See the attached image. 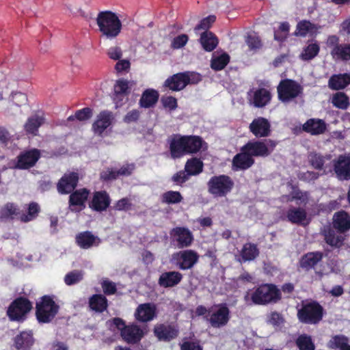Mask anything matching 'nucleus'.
I'll use <instances>...</instances> for the list:
<instances>
[{
	"mask_svg": "<svg viewBox=\"0 0 350 350\" xmlns=\"http://www.w3.org/2000/svg\"><path fill=\"white\" fill-rule=\"evenodd\" d=\"M96 21L99 31L105 38L113 40L120 35L122 25L116 13L111 11L100 12Z\"/></svg>",
	"mask_w": 350,
	"mask_h": 350,
	"instance_id": "nucleus-1",
	"label": "nucleus"
},
{
	"mask_svg": "<svg viewBox=\"0 0 350 350\" xmlns=\"http://www.w3.org/2000/svg\"><path fill=\"white\" fill-rule=\"evenodd\" d=\"M280 291L273 284H262L252 292H247L245 300H250L254 304L265 305L270 302H276L280 299Z\"/></svg>",
	"mask_w": 350,
	"mask_h": 350,
	"instance_id": "nucleus-2",
	"label": "nucleus"
},
{
	"mask_svg": "<svg viewBox=\"0 0 350 350\" xmlns=\"http://www.w3.org/2000/svg\"><path fill=\"white\" fill-rule=\"evenodd\" d=\"M59 310V306L53 299L47 295L41 298V301L36 304V317L40 323H46L51 322L56 316Z\"/></svg>",
	"mask_w": 350,
	"mask_h": 350,
	"instance_id": "nucleus-3",
	"label": "nucleus"
},
{
	"mask_svg": "<svg viewBox=\"0 0 350 350\" xmlns=\"http://www.w3.org/2000/svg\"><path fill=\"white\" fill-rule=\"evenodd\" d=\"M233 186V180L226 175L214 176L207 183L208 191L214 197L226 196Z\"/></svg>",
	"mask_w": 350,
	"mask_h": 350,
	"instance_id": "nucleus-4",
	"label": "nucleus"
},
{
	"mask_svg": "<svg viewBox=\"0 0 350 350\" xmlns=\"http://www.w3.org/2000/svg\"><path fill=\"white\" fill-rule=\"evenodd\" d=\"M198 73L185 72L174 75L165 81V86L173 91H179L189 84H196L201 81Z\"/></svg>",
	"mask_w": 350,
	"mask_h": 350,
	"instance_id": "nucleus-5",
	"label": "nucleus"
},
{
	"mask_svg": "<svg viewBox=\"0 0 350 350\" xmlns=\"http://www.w3.org/2000/svg\"><path fill=\"white\" fill-rule=\"evenodd\" d=\"M277 142L271 139L249 142L242 148L247 152L251 157H265L269 156L275 149Z\"/></svg>",
	"mask_w": 350,
	"mask_h": 350,
	"instance_id": "nucleus-6",
	"label": "nucleus"
},
{
	"mask_svg": "<svg viewBox=\"0 0 350 350\" xmlns=\"http://www.w3.org/2000/svg\"><path fill=\"white\" fill-rule=\"evenodd\" d=\"M230 310L226 304H216L208 310L207 321L215 328L226 326L230 318Z\"/></svg>",
	"mask_w": 350,
	"mask_h": 350,
	"instance_id": "nucleus-7",
	"label": "nucleus"
},
{
	"mask_svg": "<svg viewBox=\"0 0 350 350\" xmlns=\"http://www.w3.org/2000/svg\"><path fill=\"white\" fill-rule=\"evenodd\" d=\"M199 255L192 250H182L174 252L170 262L180 270L191 269L198 261Z\"/></svg>",
	"mask_w": 350,
	"mask_h": 350,
	"instance_id": "nucleus-8",
	"label": "nucleus"
},
{
	"mask_svg": "<svg viewBox=\"0 0 350 350\" xmlns=\"http://www.w3.org/2000/svg\"><path fill=\"white\" fill-rule=\"evenodd\" d=\"M297 317L301 323L316 324L322 319L323 308L315 302L306 304L298 310Z\"/></svg>",
	"mask_w": 350,
	"mask_h": 350,
	"instance_id": "nucleus-9",
	"label": "nucleus"
},
{
	"mask_svg": "<svg viewBox=\"0 0 350 350\" xmlns=\"http://www.w3.org/2000/svg\"><path fill=\"white\" fill-rule=\"evenodd\" d=\"M278 92L279 99L284 103H288L302 92V88L295 81L286 79L280 83Z\"/></svg>",
	"mask_w": 350,
	"mask_h": 350,
	"instance_id": "nucleus-10",
	"label": "nucleus"
},
{
	"mask_svg": "<svg viewBox=\"0 0 350 350\" xmlns=\"http://www.w3.org/2000/svg\"><path fill=\"white\" fill-rule=\"evenodd\" d=\"M31 308L32 305L28 299L20 297L12 303L7 313L12 321H21L25 319Z\"/></svg>",
	"mask_w": 350,
	"mask_h": 350,
	"instance_id": "nucleus-11",
	"label": "nucleus"
},
{
	"mask_svg": "<svg viewBox=\"0 0 350 350\" xmlns=\"http://www.w3.org/2000/svg\"><path fill=\"white\" fill-rule=\"evenodd\" d=\"M308 161L316 170L322 172V174L333 173V159L330 154H321L317 152H310L308 154Z\"/></svg>",
	"mask_w": 350,
	"mask_h": 350,
	"instance_id": "nucleus-12",
	"label": "nucleus"
},
{
	"mask_svg": "<svg viewBox=\"0 0 350 350\" xmlns=\"http://www.w3.org/2000/svg\"><path fill=\"white\" fill-rule=\"evenodd\" d=\"M333 172L340 180H350V156L340 155L333 159Z\"/></svg>",
	"mask_w": 350,
	"mask_h": 350,
	"instance_id": "nucleus-13",
	"label": "nucleus"
},
{
	"mask_svg": "<svg viewBox=\"0 0 350 350\" xmlns=\"http://www.w3.org/2000/svg\"><path fill=\"white\" fill-rule=\"evenodd\" d=\"M170 234L176 247L180 249L190 246L193 241L191 232L186 228H174Z\"/></svg>",
	"mask_w": 350,
	"mask_h": 350,
	"instance_id": "nucleus-14",
	"label": "nucleus"
},
{
	"mask_svg": "<svg viewBox=\"0 0 350 350\" xmlns=\"http://www.w3.org/2000/svg\"><path fill=\"white\" fill-rule=\"evenodd\" d=\"M40 157V152L38 149L23 151L17 157L15 167L22 170L29 169L35 165Z\"/></svg>",
	"mask_w": 350,
	"mask_h": 350,
	"instance_id": "nucleus-15",
	"label": "nucleus"
},
{
	"mask_svg": "<svg viewBox=\"0 0 350 350\" xmlns=\"http://www.w3.org/2000/svg\"><path fill=\"white\" fill-rule=\"evenodd\" d=\"M170 157L173 159L187 154L185 135H173L168 139Z\"/></svg>",
	"mask_w": 350,
	"mask_h": 350,
	"instance_id": "nucleus-16",
	"label": "nucleus"
},
{
	"mask_svg": "<svg viewBox=\"0 0 350 350\" xmlns=\"http://www.w3.org/2000/svg\"><path fill=\"white\" fill-rule=\"evenodd\" d=\"M249 129L256 137H266L271 134V124L267 119L258 117L250 124Z\"/></svg>",
	"mask_w": 350,
	"mask_h": 350,
	"instance_id": "nucleus-17",
	"label": "nucleus"
},
{
	"mask_svg": "<svg viewBox=\"0 0 350 350\" xmlns=\"http://www.w3.org/2000/svg\"><path fill=\"white\" fill-rule=\"evenodd\" d=\"M145 334L144 329L137 325H126L122 329L120 334L122 339L129 344H135L141 340Z\"/></svg>",
	"mask_w": 350,
	"mask_h": 350,
	"instance_id": "nucleus-18",
	"label": "nucleus"
},
{
	"mask_svg": "<svg viewBox=\"0 0 350 350\" xmlns=\"http://www.w3.org/2000/svg\"><path fill=\"white\" fill-rule=\"evenodd\" d=\"M130 83L123 79L116 81L113 86L112 98L116 106H121L130 92Z\"/></svg>",
	"mask_w": 350,
	"mask_h": 350,
	"instance_id": "nucleus-19",
	"label": "nucleus"
},
{
	"mask_svg": "<svg viewBox=\"0 0 350 350\" xmlns=\"http://www.w3.org/2000/svg\"><path fill=\"white\" fill-rule=\"evenodd\" d=\"M113 114L109 111H103L97 116L92 124V129L95 134L101 135L113 122Z\"/></svg>",
	"mask_w": 350,
	"mask_h": 350,
	"instance_id": "nucleus-20",
	"label": "nucleus"
},
{
	"mask_svg": "<svg viewBox=\"0 0 350 350\" xmlns=\"http://www.w3.org/2000/svg\"><path fill=\"white\" fill-rule=\"evenodd\" d=\"M78 180L79 174L77 173H66L59 180L57 185V191L62 194L69 193L77 187Z\"/></svg>",
	"mask_w": 350,
	"mask_h": 350,
	"instance_id": "nucleus-21",
	"label": "nucleus"
},
{
	"mask_svg": "<svg viewBox=\"0 0 350 350\" xmlns=\"http://www.w3.org/2000/svg\"><path fill=\"white\" fill-rule=\"evenodd\" d=\"M248 96L250 103L259 108L267 105L271 98V93L265 88L251 90L248 92Z\"/></svg>",
	"mask_w": 350,
	"mask_h": 350,
	"instance_id": "nucleus-22",
	"label": "nucleus"
},
{
	"mask_svg": "<svg viewBox=\"0 0 350 350\" xmlns=\"http://www.w3.org/2000/svg\"><path fill=\"white\" fill-rule=\"evenodd\" d=\"M89 196V191L86 189L76 190L70 194L69 198L70 209L72 212H79L85 208V202Z\"/></svg>",
	"mask_w": 350,
	"mask_h": 350,
	"instance_id": "nucleus-23",
	"label": "nucleus"
},
{
	"mask_svg": "<svg viewBox=\"0 0 350 350\" xmlns=\"http://www.w3.org/2000/svg\"><path fill=\"white\" fill-rule=\"evenodd\" d=\"M157 314V308L154 304L151 303L142 304L139 305L135 312V319L143 323L152 321Z\"/></svg>",
	"mask_w": 350,
	"mask_h": 350,
	"instance_id": "nucleus-24",
	"label": "nucleus"
},
{
	"mask_svg": "<svg viewBox=\"0 0 350 350\" xmlns=\"http://www.w3.org/2000/svg\"><path fill=\"white\" fill-rule=\"evenodd\" d=\"M154 333L159 340L170 341L178 336V331L172 325L159 324L154 327Z\"/></svg>",
	"mask_w": 350,
	"mask_h": 350,
	"instance_id": "nucleus-25",
	"label": "nucleus"
},
{
	"mask_svg": "<svg viewBox=\"0 0 350 350\" xmlns=\"http://www.w3.org/2000/svg\"><path fill=\"white\" fill-rule=\"evenodd\" d=\"M183 279V275L178 271H167L161 274L158 283L164 288L174 287Z\"/></svg>",
	"mask_w": 350,
	"mask_h": 350,
	"instance_id": "nucleus-26",
	"label": "nucleus"
},
{
	"mask_svg": "<svg viewBox=\"0 0 350 350\" xmlns=\"http://www.w3.org/2000/svg\"><path fill=\"white\" fill-rule=\"evenodd\" d=\"M76 242L83 249H89L97 246L100 243V239L90 231L81 232L76 236Z\"/></svg>",
	"mask_w": 350,
	"mask_h": 350,
	"instance_id": "nucleus-27",
	"label": "nucleus"
},
{
	"mask_svg": "<svg viewBox=\"0 0 350 350\" xmlns=\"http://www.w3.org/2000/svg\"><path fill=\"white\" fill-rule=\"evenodd\" d=\"M323 234L325 242L330 246L338 248L342 245L345 237L340 232H336L330 227H325Z\"/></svg>",
	"mask_w": 350,
	"mask_h": 350,
	"instance_id": "nucleus-28",
	"label": "nucleus"
},
{
	"mask_svg": "<svg viewBox=\"0 0 350 350\" xmlns=\"http://www.w3.org/2000/svg\"><path fill=\"white\" fill-rule=\"evenodd\" d=\"M254 163V159L247 152L236 154L232 159V168L234 170H247Z\"/></svg>",
	"mask_w": 350,
	"mask_h": 350,
	"instance_id": "nucleus-29",
	"label": "nucleus"
},
{
	"mask_svg": "<svg viewBox=\"0 0 350 350\" xmlns=\"http://www.w3.org/2000/svg\"><path fill=\"white\" fill-rule=\"evenodd\" d=\"M42 115L35 114L29 117L24 124V130L27 134L33 136L38 135V129L44 123Z\"/></svg>",
	"mask_w": 350,
	"mask_h": 350,
	"instance_id": "nucleus-30",
	"label": "nucleus"
},
{
	"mask_svg": "<svg viewBox=\"0 0 350 350\" xmlns=\"http://www.w3.org/2000/svg\"><path fill=\"white\" fill-rule=\"evenodd\" d=\"M109 197L105 191L95 192L90 204V207L97 211L105 210L109 205Z\"/></svg>",
	"mask_w": 350,
	"mask_h": 350,
	"instance_id": "nucleus-31",
	"label": "nucleus"
},
{
	"mask_svg": "<svg viewBox=\"0 0 350 350\" xmlns=\"http://www.w3.org/2000/svg\"><path fill=\"white\" fill-rule=\"evenodd\" d=\"M333 227L340 233L350 229V216L345 211L334 214L333 217Z\"/></svg>",
	"mask_w": 350,
	"mask_h": 350,
	"instance_id": "nucleus-32",
	"label": "nucleus"
},
{
	"mask_svg": "<svg viewBox=\"0 0 350 350\" xmlns=\"http://www.w3.org/2000/svg\"><path fill=\"white\" fill-rule=\"evenodd\" d=\"M33 344V334L31 331L22 332L14 338V347L16 350H29Z\"/></svg>",
	"mask_w": 350,
	"mask_h": 350,
	"instance_id": "nucleus-33",
	"label": "nucleus"
},
{
	"mask_svg": "<svg viewBox=\"0 0 350 350\" xmlns=\"http://www.w3.org/2000/svg\"><path fill=\"white\" fill-rule=\"evenodd\" d=\"M303 129L312 135H319L326 129L325 122L320 119H310L304 125Z\"/></svg>",
	"mask_w": 350,
	"mask_h": 350,
	"instance_id": "nucleus-34",
	"label": "nucleus"
},
{
	"mask_svg": "<svg viewBox=\"0 0 350 350\" xmlns=\"http://www.w3.org/2000/svg\"><path fill=\"white\" fill-rule=\"evenodd\" d=\"M288 221L292 224H301L307 217V213L302 208L291 207L286 213Z\"/></svg>",
	"mask_w": 350,
	"mask_h": 350,
	"instance_id": "nucleus-35",
	"label": "nucleus"
},
{
	"mask_svg": "<svg viewBox=\"0 0 350 350\" xmlns=\"http://www.w3.org/2000/svg\"><path fill=\"white\" fill-rule=\"evenodd\" d=\"M259 255V250L256 245L251 243H245L240 252L239 262L254 260Z\"/></svg>",
	"mask_w": 350,
	"mask_h": 350,
	"instance_id": "nucleus-36",
	"label": "nucleus"
},
{
	"mask_svg": "<svg viewBox=\"0 0 350 350\" xmlns=\"http://www.w3.org/2000/svg\"><path fill=\"white\" fill-rule=\"evenodd\" d=\"M323 258L321 252H310L304 255L300 260V267L306 270L313 268Z\"/></svg>",
	"mask_w": 350,
	"mask_h": 350,
	"instance_id": "nucleus-37",
	"label": "nucleus"
},
{
	"mask_svg": "<svg viewBox=\"0 0 350 350\" xmlns=\"http://www.w3.org/2000/svg\"><path fill=\"white\" fill-rule=\"evenodd\" d=\"M200 44L206 51H213L218 44L217 37L211 31H204L200 38Z\"/></svg>",
	"mask_w": 350,
	"mask_h": 350,
	"instance_id": "nucleus-38",
	"label": "nucleus"
},
{
	"mask_svg": "<svg viewBox=\"0 0 350 350\" xmlns=\"http://www.w3.org/2000/svg\"><path fill=\"white\" fill-rule=\"evenodd\" d=\"M328 83L329 87L332 90L344 89L350 83V75H334L329 79Z\"/></svg>",
	"mask_w": 350,
	"mask_h": 350,
	"instance_id": "nucleus-39",
	"label": "nucleus"
},
{
	"mask_svg": "<svg viewBox=\"0 0 350 350\" xmlns=\"http://www.w3.org/2000/svg\"><path fill=\"white\" fill-rule=\"evenodd\" d=\"M187 154H195L199 152L203 144L201 137L195 135H185Z\"/></svg>",
	"mask_w": 350,
	"mask_h": 350,
	"instance_id": "nucleus-40",
	"label": "nucleus"
},
{
	"mask_svg": "<svg viewBox=\"0 0 350 350\" xmlns=\"http://www.w3.org/2000/svg\"><path fill=\"white\" fill-rule=\"evenodd\" d=\"M159 94L152 89H148L144 92L139 100V105L144 108L152 107L158 100Z\"/></svg>",
	"mask_w": 350,
	"mask_h": 350,
	"instance_id": "nucleus-41",
	"label": "nucleus"
},
{
	"mask_svg": "<svg viewBox=\"0 0 350 350\" xmlns=\"http://www.w3.org/2000/svg\"><path fill=\"white\" fill-rule=\"evenodd\" d=\"M319 27L308 21H302L297 25V29L295 32L296 36H306L307 34L315 33Z\"/></svg>",
	"mask_w": 350,
	"mask_h": 350,
	"instance_id": "nucleus-42",
	"label": "nucleus"
},
{
	"mask_svg": "<svg viewBox=\"0 0 350 350\" xmlns=\"http://www.w3.org/2000/svg\"><path fill=\"white\" fill-rule=\"evenodd\" d=\"M89 304L92 310L102 312L107 308V299L103 295H94L90 297Z\"/></svg>",
	"mask_w": 350,
	"mask_h": 350,
	"instance_id": "nucleus-43",
	"label": "nucleus"
},
{
	"mask_svg": "<svg viewBox=\"0 0 350 350\" xmlns=\"http://www.w3.org/2000/svg\"><path fill=\"white\" fill-rule=\"evenodd\" d=\"M331 54L334 59L342 60L350 59V44H338L333 47Z\"/></svg>",
	"mask_w": 350,
	"mask_h": 350,
	"instance_id": "nucleus-44",
	"label": "nucleus"
},
{
	"mask_svg": "<svg viewBox=\"0 0 350 350\" xmlns=\"http://www.w3.org/2000/svg\"><path fill=\"white\" fill-rule=\"evenodd\" d=\"M185 170L190 176L198 175L202 172L203 163L198 158L190 159L187 161Z\"/></svg>",
	"mask_w": 350,
	"mask_h": 350,
	"instance_id": "nucleus-45",
	"label": "nucleus"
},
{
	"mask_svg": "<svg viewBox=\"0 0 350 350\" xmlns=\"http://www.w3.org/2000/svg\"><path fill=\"white\" fill-rule=\"evenodd\" d=\"M230 61V56L223 53L219 55H213L211 66L215 70H221L225 68Z\"/></svg>",
	"mask_w": 350,
	"mask_h": 350,
	"instance_id": "nucleus-46",
	"label": "nucleus"
},
{
	"mask_svg": "<svg viewBox=\"0 0 350 350\" xmlns=\"http://www.w3.org/2000/svg\"><path fill=\"white\" fill-rule=\"evenodd\" d=\"M319 49L320 48L317 43H310L304 49L299 57L305 61L312 59L318 55Z\"/></svg>",
	"mask_w": 350,
	"mask_h": 350,
	"instance_id": "nucleus-47",
	"label": "nucleus"
},
{
	"mask_svg": "<svg viewBox=\"0 0 350 350\" xmlns=\"http://www.w3.org/2000/svg\"><path fill=\"white\" fill-rule=\"evenodd\" d=\"M348 346V338L342 335H336L332 338L328 342V347L331 349H346Z\"/></svg>",
	"mask_w": 350,
	"mask_h": 350,
	"instance_id": "nucleus-48",
	"label": "nucleus"
},
{
	"mask_svg": "<svg viewBox=\"0 0 350 350\" xmlns=\"http://www.w3.org/2000/svg\"><path fill=\"white\" fill-rule=\"evenodd\" d=\"M183 198L180 193L174 191H168L163 193L161 196V200L165 204H178L183 200Z\"/></svg>",
	"mask_w": 350,
	"mask_h": 350,
	"instance_id": "nucleus-49",
	"label": "nucleus"
},
{
	"mask_svg": "<svg viewBox=\"0 0 350 350\" xmlns=\"http://www.w3.org/2000/svg\"><path fill=\"white\" fill-rule=\"evenodd\" d=\"M40 211V207L36 202L29 204L27 214L23 213L19 215V219L23 222H28L34 219Z\"/></svg>",
	"mask_w": 350,
	"mask_h": 350,
	"instance_id": "nucleus-50",
	"label": "nucleus"
},
{
	"mask_svg": "<svg viewBox=\"0 0 350 350\" xmlns=\"http://www.w3.org/2000/svg\"><path fill=\"white\" fill-rule=\"evenodd\" d=\"M333 105L342 109H347L349 105V98L344 92H337L332 97Z\"/></svg>",
	"mask_w": 350,
	"mask_h": 350,
	"instance_id": "nucleus-51",
	"label": "nucleus"
},
{
	"mask_svg": "<svg viewBox=\"0 0 350 350\" xmlns=\"http://www.w3.org/2000/svg\"><path fill=\"white\" fill-rule=\"evenodd\" d=\"M296 344L299 350H314V345L311 337L306 334L300 335L296 340Z\"/></svg>",
	"mask_w": 350,
	"mask_h": 350,
	"instance_id": "nucleus-52",
	"label": "nucleus"
},
{
	"mask_svg": "<svg viewBox=\"0 0 350 350\" xmlns=\"http://www.w3.org/2000/svg\"><path fill=\"white\" fill-rule=\"evenodd\" d=\"M92 114V110L89 107H85L77 111L74 116H69L68 120L72 121L77 119L79 121H85L91 118Z\"/></svg>",
	"mask_w": 350,
	"mask_h": 350,
	"instance_id": "nucleus-53",
	"label": "nucleus"
},
{
	"mask_svg": "<svg viewBox=\"0 0 350 350\" xmlns=\"http://www.w3.org/2000/svg\"><path fill=\"white\" fill-rule=\"evenodd\" d=\"M83 273L81 271L75 270L65 275L64 282L67 285H73L82 280Z\"/></svg>",
	"mask_w": 350,
	"mask_h": 350,
	"instance_id": "nucleus-54",
	"label": "nucleus"
},
{
	"mask_svg": "<svg viewBox=\"0 0 350 350\" xmlns=\"http://www.w3.org/2000/svg\"><path fill=\"white\" fill-rule=\"evenodd\" d=\"M215 16L213 15L208 16L200 22V23L196 26L194 28L195 31H199L200 30H204V31H208L207 30L211 27L212 24L215 21Z\"/></svg>",
	"mask_w": 350,
	"mask_h": 350,
	"instance_id": "nucleus-55",
	"label": "nucleus"
},
{
	"mask_svg": "<svg viewBox=\"0 0 350 350\" xmlns=\"http://www.w3.org/2000/svg\"><path fill=\"white\" fill-rule=\"evenodd\" d=\"M245 42L251 50H256L262 46L261 40L255 33L248 35L246 38Z\"/></svg>",
	"mask_w": 350,
	"mask_h": 350,
	"instance_id": "nucleus-56",
	"label": "nucleus"
},
{
	"mask_svg": "<svg viewBox=\"0 0 350 350\" xmlns=\"http://www.w3.org/2000/svg\"><path fill=\"white\" fill-rule=\"evenodd\" d=\"M2 215L6 217L14 218L19 215L18 209L13 203H8L1 211Z\"/></svg>",
	"mask_w": 350,
	"mask_h": 350,
	"instance_id": "nucleus-57",
	"label": "nucleus"
},
{
	"mask_svg": "<svg viewBox=\"0 0 350 350\" xmlns=\"http://www.w3.org/2000/svg\"><path fill=\"white\" fill-rule=\"evenodd\" d=\"M103 292L107 295H113L116 292V285L114 282L105 279L101 282Z\"/></svg>",
	"mask_w": 350,
	"mask_h": 350,
	"instance_id": "nucleus-58",
	"label": "nucleus"
},
{
	"mask_svg": "<svg viewBox=\"0 0 350 350\" xmlns=\"http://www.w3.org/2000/svg\"><path fill=\"white\" fill-rule=\"evenodd\" d=\"M189 38L186 34H181L175 37L172 42V47L173 49H180L183 47L188 42Z\"/></svg>",
	"mask_w": 350,
	"mask_h": 350,
	"instance_id": "nucleus-59",
	"label": "nucleus"
},
{
	"mask_svg": "<svg viewBox=\"0 0 350 350\" xmlns=\"http://www.w3.org/2000/svg\"><path fill=\"white\" fill-rule=\"evenodd\" d=\"M12 102L18 107H22L27 105V96L26 94L21 92H16L12 94Z\"/></svg>",
	"mask_w": 350,
	"mask_h": 350,
	"instance_id": "nucleus-60",
	"label": "nucleus"
},
{
	"mask_svg": "<svg viewBox=\"0 0 350 350\" xmlns=\"http://www.w3.org/2000/svg\"><path fill=\"white\" fill-rule=\"evenodd\" d=\"M108 57L113 60H119L122 57V51L119 46H111L107 52Z\"/></svg>",
	"mask_w": 350,
	"mask_h": 350,
	"instance_id": "nucleus-61",
	"label": "nucleus"
},
{
	"mask_svg": "<svg viewBox=\"0 0 350 350\" xmlns=\"http://www.w3.org/2000/svg\"><path fill=\"white\" fill-rule=\"evenodd\" d=\"M135 169V165L131 164H125L122 165L120 170H116L117 178L119 176H129L132 174L133 171Z\"/></svg>",
	"mask_w": 350,
	"mask_h": 350,
	"instance_id": "nucleus-62",
	"label": "nucleus"
},
{
	"mask_svg": "<svg viewBox=\"0 0 350 350\" xmlns=\"http://www.w3.org/2000/svg\"><path fill=\"white\" fill-rule=\"evenodd\" d=\"M190 174L185 170H181L174 174L172 177V180L174 182L183 183L187 181L189 179Z\"/></svg>",
	"mask_w": 350,
	"mask_h": 350,
	"instance_id": "nucleus-63",
	"label": "nucleus"
},
{
	"mask_svg": "<svg viewBox=\"0 0 350 350\" xmlns=\"http://www.w3.org/2000/svg\"><path fill=\"white\" fill-rule=\"evenodd\" d=\"M269 322L273 325L279 326L283 323L284 319L280 313L273 312L269 316Z\"/></svg>",
	"mask_w": 350,
	"mask_h": 350,
	"instance_id": "nucleus-64",
	"label": "nucleus"
}]
</instances>
